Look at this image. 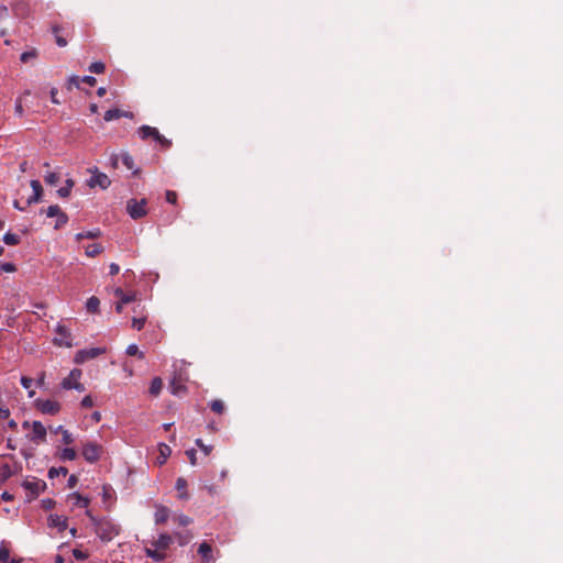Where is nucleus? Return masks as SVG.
I'll list each match as a JSON object with an SVG mask.
<instances>
[{"instance_id": "obj_17", "label": "nucleus", "mask_w": 563, "mask_h": 563, "mask_svg": "<svg viewBox=\"0 0 563 563\" xmlns=\"http://www.w3.org/2000/svg\"><path fill=\"white\" fill-rule=\"evenodd\" d=\"M169 517V509L163 505H157L154 514L156 523H164Z\"/></svg>"}, {"instance_id": "obj_34", "label": "nucleus", "mask_w": 563, "mask_h": 563, "mask_svg": "<svg viewBox=\"0 0 563 563\" xmlns=\"http://www.w3.org/2000/svg\"><path fill=\"white\" fill-rule=\"evenodd\" d=\"M162 379L158 377L154 378L151 383L150 393L155 396L158 395L162 389Z\"/></svg>"}, {"instance_id": "obj_1", "label": "nucleus", "mask_w": 563, "mask_h": 563, "mask_svg": "<svg viewBox=\"0 0 563 563\" xmlns=\"http://www.w3.org/2000/svg\"><path fill=\"white\" fill-rule=\"evenodd\" d=\"M22 487L26 492V500L32 501L46 488V483L38 478L25 479Z\"/></svg>"}, {"instance_id": "obj_14", "label": "nucleus", "mask_w": 563, "mask_h": 563, "mask_svg": "<svg viewBox=\"0 0 563 563\" xmlns=\"http://www.w3.org/2000/svg\"><path fill=\"white\" fill-rule=\"evenodd\" d=\"M46 437V429L40 421L32 422V440L33 441H43Z\"/></svg>"}, {"instance_id": "obj_30", "label": "nucleus", "mask_w": 563, "mask_h": 563, "mask_svg": "<svg viewBox=\"0 0 563 563\" xmlns=\"http://www.w3.org/2000/svg\"><path fill=\"white\" fill-rule=\"evenodd\" d=\"M81 375H82V373L79 368H74L70 371L68 376L65 377L62 382H70L74 384L75 382L80 380Z\"/></svg>"}, {"instance_id": "obj_37", "label": "nucleus", "mask_w": 563, "mask_h": 563, "mask_svg": "<svg viewBox=\"0 0 563 563\" xmlns=\"http://www.w3.org/2000/svg\"><path fill=\"white\" fill-rule=\"evenodd\" d=\"M146 317L133 318L132 319V328L135 330H142L145 325Z\"/></svg>"}, {"instance_id": "obj_59", "label": "nucleus", "mask_w": 563, "mask_h": 563, "mask_svg": "<svg viewBox=\"0 0 563 563\" xmlns=\"http://www.w3.org/2000/svg\"><path fill=\"white\" fill-rule=\"evenodd\" d=\"M1 498L5 501H10L13 499V496L9 494L8 492L2 493Z\"/></svg>"}, {"instance_id": "obj_41", "label": "nucleus", "mask_w": 563, "mask_h": 563, "mask_svg": "<svg viewBox=\"0 0 563 563\" xmlns=\"http://www.w3.org/2000/svg\"><path fill=\"white\" fill-rule=\"evenodd\" d=\"M58 180H59V176L56 173H48L45 176L46 184H48L51 186H55L58 183Z\"/></svg>"}, {"instance_id": "obj_44", "label": "nucleus", "mask_w": 563, "mask_h": 563, "mask_svg": "<svg viewBox=\"0 0 563 563\" xmlns=\"http://www.w3.org/2000/svg\"><path fill=\"white\" fill-rule=\"evenodd\" d=\"M175 520L180 525V526H188L191 523V519L186 516V515H178L177 517H175Z\"/></svg>"}, {"instance_id": "obj_35", "label": "nucleus", "mask_w": 563, "mask_h": 563, "mask_svg": "<svg viewBox=\"0 0 563 563\" xmlns=\"http://www.w3.org/2000/svg\"><path fill=\"white\" fill-rule=\"evenodd\" d=\"M67 473H68V471H67L66 467H63V466H60V467H52L48 471V477L49 478H55V477H57L59 475L66 476Z\"/></svg>"}, {"instance_id": "obj_26", "label": "nucleus", "mask_w": 563, "mask_h": 563, "mask_svg": "<svg viewBox=\"0 0 563 563\" xmlns=\"http://www.w3.org/2000/svg\"><path fill=\"white\" fill-rule=\"evenodd\" d=\"M123 115H125V114L122 111H120L119 109H110L104 113L103 119H104V121L109 122V121L119 119Z\"/></svg>"}, {"instance_id": "obj_9", "label": "nucleus", "mask_w": 563, "mask_h": 563, "mask_svg": "<svg viewBox=\"0 0 563 563\" xmlns=\"http://www.w3.org/2000/svg\"><path fill=\"white\" fill-rule=\"evenodd\" d=\"M102 353H104V349H100V347H91V349H87V350H80L75 355V362L77 364H81L88 360L97 357L98 355H100Z\"/></svg>"}, {"instance_id": "obj_18", "label": "nucleus", "mask_w": 563, "mask_h": 563, "mask_svg": "<svg viewBox=\"0 0 563 563\" xmlns=\"http://www.w3.org/2000/svg\"><path fill=\"white\" fill-rule=\"evenodd\" d=\"M175 488L178 490V497L180 499H188L189 495L187 493V481L184 477H178L176 481Z\"/></svg>"}, {"instance_id": "obj_64", "label": "nucleus", "mask_w": 563, "mask_h": 563, "mask_svg": "<svg viewBox=\"0 0 563 563\" xmlns=\"http://www.w3.org/2000/svg\"><path fill=\"white\" fill-rule=\"evenodd\" d=\"M55 563H64V559L60 555H56Z\"/></svg>"}, {"instance_id": "obj_52", "label": "nucleus", "mask_w": 563, "mask_h": 563, "mask_svg": "<svg viewBox=\"0 0 563 563\" xmlns=\"http://www.w3.org/2000/svg\"><path fill=\"white\" fill-rule=\"evenodd\" d=\"M73 555L76 560H85L87 558V554L79 549H74Z\"/></svg>"}, {"instance_id": "obj_7", "label": "nucleus", "mask_w": 563, "mask_h": 563, "mask_svg": "<svg viewBox=\"0 0 563 563\" xmlns=\"http://www.w3.org/2000/svg\"><path fill=\"white\" fill-rule=\"evenodd\" d=\"M92 176L88 180V186L90 188L100 187L101 189H107L111 185V180L104 173H100L96 169H90Z\"/></svg>"}, {"instance_id": "obj_33", "label": "nucleus", "mask_w": 563, "mask_h": 563, "mask_svg": "<svg viewBox=\"0 0 563 563\" xmlns=\"http://www.w3.org/2000/svg\"><path fill=\"white\" fill-rule=\"evenodd\" d=\"M125 352L130 356H137L139 358H143L144 357V353L142 351H140L139 346L136 344H134V343L128 345Z\"/></svg>"}, {"instance_id": "obj_13", "label": "nucleus", "mask_w": 563, "mask_h": 563, "mask_svg": "<svg viewBox=\"0 0 563 563\" xmlns=\"http://www.w3.org/2000/svg\"><path fill=\"white\" fill-rule=\"evenodd\" d=\"M47 525L51 528H56L58 531H64L68 527L67 518L56 514H52L48 516Z\"/></svg>"}, {"instance_id": "obj_11", "label": "nucleus", "mask_w": 563, "mask_h": 563, "mask_svg": "<svg viewBox=\"0 0 563 563\" xmlns=\"http://www.w3.org/2000/svg\"><path fill=\"white\" fill-rule=\"evenodd\" d=\"M198 554L201 558V563H214L216 562V558L213 555L212 548L207 541H203L199 544Z\"/></svg>"}, {"instance_id": "obj_38", "label": "nucleus", "mask_w": 563, "mask_h": 563, "mask_svg": "<svg viewBox=\"0 0 563 563\" xmlns=\"http://www.w3.org/2000/svg\"><path fill=\"white\" fill-rule=\"evenodd\" d=\"M89 70L95 74H101L104 70V64L102 62H95L89 66Z\"/></svg>"}, {"instance_id": "obj_39", "label": "nucleus", "mask_w": 563, "mask_h": 563, "mask_svg": "<svg viewBox=\"0 0 563 563\" xmlns=\"http://www.w3.org/2000/svg\"><path fill=\"white\" fill-rule=\"evenodd\" d=\"M32 384H33L32 378H29V377H25V376H23V377L21 378V385H22L25 389H30V388H31V386H32ZM29 396H30V397H33V396H34V390H29Z\"/></svg>"}, {"instance_id": "obj_40", "label": "nucleus", "mask_w": 563, "mask_h": 563, "mask_svg": "<svg viewBox=\"0 0 563 563\" xmlns=\"http://www.w3.org/2000/svg\"><path fill=\"white\" fill-rule=\"evenodd\" d=\"M195 443L206 455H209L211 453L212 446L206 445L201 439H197Z\"/></svg>"}, {"instance_id": "obj_49", "label": "nucleus", "mask_w": 563, "mask_h": 563, "mask_svg": "<svg viewBox=\"0 0 563 563\" xmlns=\"http://www.w3.org/2000/svg\"><path fill=\"white\" fill-rule=\"evenodd\" d=\"M81 406L84 408H90L93 406V400H92V397L90 395H87L82 398L81 400Z\"/></svg>"}, {"instance_id": "obj_42", "label": "nucleus", "mask_w": 563, "mask_h": 563, "mask_svg": "<svg viewBox=\"0 0 563 563\" xmlns=\"http://www.w3.org/2000/svg\"><path fill=\"white\" fill-rule=\"evenodd\" d=\"M172 542V538L168 534H162L159 536L157 540V545L161 548H166Z\"/></svg>"}, {"instance_id": "obj_27", "label": "nucleus", "mask_w": 563, "mask_h": 563, "mask_svg": "<svg viewBox=\"0 0 563 563\" xmlns=\"http://www.w3.org/2000/svg\"><path fill=\"white\" fill-rule=\"evenodd\" d=\"M60 386L63 389H76L78 391H84L85 386L80 383V380L75 382L74 384L70 382H62Z\"/></svg>"}, {"instance_id": "obj_56", "label": "nucleus", "mask_w": 563, "mask_h": 563, "mask_svg": "<svg viewBox=\"0 0 563 563\" xmlns=\"http://www.w3.org/2000/svg\"><path fill=\"white\" fill-rule=\"evenodd\" d=\"M120 271V267L118 264L115 263H111L110 266H109V273L110 275H117Z\"/></svg>"}, {"instance_id": "obj_5", "label": "nucleus", "mask_w": 563, "mask_h": 563, "mask_svg": "<svg viewBox=\"0 0 563 563\" xmlns=\"http://www.w3.org/2000/svg\"><path fill=\"white\" fill-rule=\"evenodd\" d=\"M56 336L54 339V343L58 346L71 347L73 346V336L70 330L58 323L56 325Z\"/></svg>"}, {"instance_id": "obj_62", "label": "nucleus", "mask_w": 563, "mask_h": 563, "mask_svg": "<svg viewBox=\"0 0 563 563\" xmlns=\"http://www.w3.org/2000/svg\"><path fill=\"white\" fill-rule=\"evenodd\" d=\"M9 416L8 409H0V419L7 418Z\"/></svg>"}, {"instance_id": "obj_19", "label": "nucleus", "mask_w": 563, "mask_h": 563, "mask_svg": "<svg viewBox=\"0 0 563 563\" xmlns=\"http://www.w3.org/2000/svg\"><path fill=\"white\" fill-rule=\"evenodd\" d=\"M158 449H159V456L157 457V463L159 465H163L164 463H166L167 459L169 457V455L172 453V449L165 443H161Z\"/></svg>"}, {"instance_id": "obj_48", "label": "nucleus", "mask_w": 563, "mask_h": 563, "mask_svg": "<svg viewBox=\"0 0 563 563\" xmlns=\"http://www.w3.org/2000/svg\"><path fill=\"white\" fill-rule=\"evenodd\" d=\"M166 200L169 202V203H173L175 205L176 201H177V194L173 190H167L166 191Z\"/></svg>"}, {"instance_id": "obj_47", "label": "nucleus", "mask_w": 563, "mask_h": 563, "mask_svg": "<svg viewBox=\"0 0 563 563\" xmlns=\"http://www.w3.org/2000/svg\"><path fill=\"white\" fill-rule=\"evenodd\" d=\"M0 269L5 273H13V272H15L16 268H15V265L12 263H2L0 265Z\"/></svg>"}, {"instance_id": "obj_6", "label": "nucleus", "mask_w": 563, "mask_h": 563, "mask_svg": "<svg viewBox=\"0 0 563 563\" xmlns=\"http://www.w3.org/2000/svg\"><path fill=\"white\" fill-rule=\"evenodd\" d=\"M102 446L96 442H87L82 446V456L89 463H95L100 459Z\"/></svg>"}, {"instance_id": "obj_10", "label": "nucleus", "mask_w": 563, "mask_h": 563, "mask_svg": "<svg viewBox=\"0 0 563 563\" xmlns=\"http://www.w3.org/2000/svg\"><path fill=\"white\" fill-rule=\"evenodd\" d=\"M46 216L48 218H53V217L57 218V222L55 225L56 228H59V227L66 224L68 221V217L66 216V213H64L62 211V209L57 205L49 206L46 210Z\"/></svg>"}, {"instance_id": "obj_53", "label": "nucleus", "mask_w": 563, "mask_h": 563, "mask_svg": "<svg viewBox=\"0 0 563 563\" xmlns=\"http://www.w3.org/2000/svg\"><path fill=\"white\" fill-rule=\"evenodd\" d=\"M81 81H82V82H85V84H87V85H89V86H95V85H96V82H97L96 78H95V77H92V76H84V77L81 78Z\"/></svg>"}, {"instance_id": "obj_28", "label": "nucleus", "mask_w": 563, "mask_h": 563, "mask_svg": "<svg viewBox=\"0 0 563 563\" xmlns=\"http://www.w3.org/2000/svg\"><path fill=\"white\" fill-rule=\"evenodd\" d=\"M11 475L12 471L8 464L0 465V485H2Z\"/></svg>"}, {"instance_id": "obj_54", "label": "nucleus", "mask_w": 563, "mask_h": 563, "mask_svg": "<svg viewBox=\"0 0 563 563\" xmlns=\"http://www.w3.org/2000/svg\"><path fill=\"white\" fill-rule=\"evenodd\" d=\"M49 95H51V100L53 103L55 104H59V100L57 99V89L56 88H52L51 91H49Z\"/></svg>"}, {"instance_id": "obj_51", "label": "nucleus", "mask_w": 563, "mask_h": 563, "mask_svg": "<svg viewBox=\"0 0 563 563\" xmlns=\"http://www.w3.org/2000/svg\"><path fill=\"white\" fill-rule=\"evenodd\" d=\"M186 454L190 461V464L196 465L197 464L196 451L194 449H190V450L186 451Z\"/></svg>"}, {"instance_id": "obj_58", "label": "nucleus", "mask_w": 563, "mask_h": 563, "mask_svg": "<svg viewBox=\"0 0 563 563\" xmlns=\"http://www.w3.org/2000/svg\"><path fill=\"white\" fill-rule=\"evenodd\" d=\"M78 483V478L76 475H70L69 478H68V487L69 488H73L77 485Z\"/></svg>"}, {"instance_id": "obj_46", "label": "nucleus", "mask_w": 563, "mask_h": 563, "mask_svg": "<svg viewBox=\"0 0 563 563\" xmlns=\"http://www.w3.org/2000/svg\"><path fill=\"white\" fill-rule=\"evenodd\" d=\"M112 495H113L112 488L110 486H108V485H104L102 487V498H103V500H108V499L112 498Z\"/></svg>"}, {"instance_id": "obj_15", "label": "nucleus", "mask_w": 563, "mask_h": 563, "mask_svg": "<svg viewBox=\"0 0 563 563\" xmlns=\"http://www.w3.org/2000/svg\"><path fill=\"white\" fill-rule=\"evenodd\" d=\"M68 499L71 501L74 507L87 508L90 504V499L80 495L79 493H71L68 496Z\"/></svg>"}, {"instance_id": "obj_45", "label": "nucleus", "mask_w": 563, "mask_h": 563, "mask_svg": "<svg viewBox=\"0 0 563 563\" xmlns=\"http://www.w3.org/2000/svg\"><path fill=\"white\" fill-rule=\"evenodd\" d=\"M62 441L65 443V444H70L74 442V437L73 434L68 431V430H63V433H62Z\"/></svg>"}, {"instance_id": "obj_50", "label": "nucleus", "mask_w": 563, "mask_h": 563, "mask_svg": "<svg viewBox=\"0 0 563 563\" xmlns=\"http://www.w3.org/2000/svg\"><path fill=\"white\" fill-rule=\"evenodd\" d=\"M42 507L46 510L52 509L55 506V501L51 498L42 499Z\"/></svg>"}, {"instance_id": "obj_61", "label": "nucleus", "mask_w": 563, "mask_h": 563, "mask_svg": "<svg viewBox=\"0 0 563 563\" xmlns=\"http://www.w3.org/2000/svg\"><path fill=\"white\" fill-rule=\"evenodd\" d=\"M44 382H45V373H41L38 378H37V385L38 386H43Z\"/></svg>"}, {"instance_id": "obj_24", "label": "nucleus", "mask_w": 563, "mask_h": 563, "mask_svg": "<svg viewBox=\"0 0 563 563\" xmlns=\"http://www.w3.org/2000/svg\"><path fill=\"white\" fill-rule=\"evenodd\" d=\"M99 306H100V300L95 296L88 298V300L86 302V309L92 313L98 312Z\"/></svg>"}, {"instance_id": "obj_55", "label": "nucleus", "mask_w": 563, "mask_h": 563, "mask_svg": "<svg viewBox=\"0 0 563 563\" xmlns=\"http://www.w3.org/2000/svg\"><path fill=\"white\" fill-rule=\"evenodd\" d=\"M146 553L147 556L153 558L156 561H161L163 559V556L158 554L156 551L147 550Z\"/></svg>"}, {"instance_id": "obj_22", "label": "nucleus", "mask_w": 563, "mask_h": 563, "mask_svg": "<svg viewBox=\"0 0 563 563\" xmlns=\"http://www.w3.org/2000/svg\"><path fill=\"white\" fill-rule=\"evenodd\" d=\"M74 185H75V183H74V180H73V179H70V178H69V179H67V180H66V186H65V187L59 188V189L57 190V195H58L59 197H62V198H67V197H69L70 191H71V189H73Z\"/></svg>"}, {"instance_id": "obj_57", "label": "nucleus", "mask_w": 563, "mask_h": 563, "mask_svg": "<svg viewBox=\"0 0 563 563\" xmlns=\"http://www.w3.org/2000/svg\"><path fill=\"white\" fill-rule=\"evenodd\" d=\"M34 52H24L21 54V60L23 63L27 62L30 58L34 57Z\"/></svg>"}, {"instance_id": "obj_2", "label": "nucleus", "mask_w": 563, "mask_h": 563, "mask_svg": "<svg viewBox=\"0 0 563 563\" xmlns=\"http://www.w3.org/2000/svg\"><path fill=\"white\" fill-rule=\"evenodd\" d=\"M126 212L133 219L137 220L147 214V200L146 199H130L126 202Z\"/></svg>"}, {"instance_id": "obj_25", "label": "nucleus", "mask_w": 563, "mask_h": 563, "mask_svg": "<svg viewBox=\"0 0 563 563\" xmlns=\"http://www.w3.org/2000/svg\"><path fill=\"white\" fill-rule=\"evenodd\" d=\"M101 232L100 230H92V231H85V232H80V233H77L76 234V240L77 241H80L82 239H96L98 236H100Z\"/></svg>"}, {"instance_id": "obj_16", "label": "nucleus", "mask_w": 563, "mask_h": 563, "mask_svg": "<svg viewBox=\"0 0 563 563\" xmlns=\"http://www.w3.org/2000/svg\"><path fill=\"white\" fill-rule=\"evenodd\" d=\"M119 159H121L122 164L128 168V169H133L134 167V161L132 158L131 155H129L128 153H122L120 156L118 155H113L111 157V161H112V165L115 167L118 165V162Z\"/></svg>"}, {"instance_id": "obj_60", "label": "nucleus", "mask_w": 563, "mask_h": 563, "mask_svg": "<svg viewBox=\"0 0 563 563\" xmlns=\"http://www.w3.org/2000/svg\"><path fill=\"white\" fill-rule=\"evenodd\" d=\"M91 418H92L93 421L99 422L101 420V413L99 411H95L91 415Z\"/></svg>"}, {"instance_id": "obj_8", "label": "nucleus", "mask_w": 563, "mask_h": 563, "mask_svg": "<svg viewBox=\"0 0 563 563\" xmlns=\"http://www.w3.org/2000/svg\"><path fill=\"white\" fill-rule=\"evenodd\" d=\"M35 405H36V408L41 412H43L45 415H56L60 410L59 402H57L55 400H49V399L42 400V399H38V400H36Z\"/></svg>"}, {"instance_id": "obj_63", "label": "nucleus", "mask_w": 563, "mask_h": 563, "mask_svg": "<svg viewBox=\"0 0 563 563\" xmlns=\"http://www.w3.org/2000/svg\"><path fill=\"white\" fill-rule=\"evenodd\" d=\"M106 92H107V90H106V88H104V87H100V88H98V90H97V93H98V96H99V97L104 96V95H106Z\"/></svg>"}, {"instance_id": "obj_31", "label": "nucleus", "mask_w": 563, "mask_h": 563, "mask_svg": "<svg viewBox=\"0 0 563 563\" xmlns=\"http://www.w3.org/2000/svg\"><path fill=\"white\" fill-rule=\"evenodd\" d=\"M3 242L7 245H16L20 243V236L18 234L8 232L3 235Z\"/></svg>"}, {"instance_id": "obj_29", "label": "nucleus", "mask_w": 563, "mask_h": 563, "mask_svg": "<svg viewBox=\"0 0 563 563\" xmlns=\"http://www.w3.org/2000/svg\"><path fill=\"white\" fill-rule=\"evenodd\" d=\"M0 562L1 563H20L18 560H10V552L7 548L1 547L0 548Z\"/></svg>"}, {"instance_id": "obj_21", "label": "nucleus", "mask_w": 563, "mask_h": 563, "mask_svg": "<svg viewBox=\"0 0 563 563\" xmlns=\"http://www.w3.org/2000/svg\"><path fill=\"white\" fill-rule=\"evenodd\" d=\"M58 456L62 461H73L76 459L77 453L71 448H65L58 453Z\"/></svg>"}, {"instance_id": "obj_3", "label": "nucleus", "mask_w": 563, "mask_h": 563, "mask_svg": "<svg viewBox=\"0 0 563 563\" xmlns=\"http://www.w3.org/2000/svg\"><path fill=\"white\" fill-rule=\"evenodd\" d=\"M139 135L141 139L146 140L148 137H153L156 142H158L163 147H168L170 145V141L164 137L156 128L150 125H142L139 131Z\"/></svg>"}, {"instance_id": "obj_43", "label": "nucleus", "mask_w": 563, "mask_h": 563, "mask_svg": "<svg viewBox=\"0 0 563 563\" xmlns=\"http://www.w3.org/2000/svg\"><path fill=\"white\" fill-rule=\"evenodd\" d=\"M210 408L212 409V411H214L217 413H222L224 406L221 400H213L210 404Z\"/></svg>"}, {"instance_id": "obj_20", "label": "nucleus", "mask_w": 563, "mask_h": 563, "mask_svg": "<svg viewBox=\"0 0 563 563\" xmlns=\"http://www.w3.org/2000/svg\"><path fill=\"white\" fill-rule=\"evenodd\" d=\"M31 95V91L30 90H25L23 92L22 96H20L16 100H15V106H14V113L15 115H18L19 118H22L24 115V109H23V98L25 96H30Z\"/></svg>"}, {"instance_id": "obj_36", "label": "nucleus", "mask_w": 563, "mask_h": 563, "mask_svg": "<svg viewBox=\"0 0 563 563\" xmlns=\"http://www.w3.org/2000/svg\"><path fill=\"white\" fill-rule=\"evenodd\" d=\"M52 31H53V33L55 34V37H56V44H57L59 47H64V46H66V45H67V41H66L64 37H62V36H59V35H58L59 26L54 25V26L52 27Z\"/></svg>"}, {"instance_id": "obj_23", "label": "nucleus", "mask_w": 563, "mask_h": 563, "mask_svg": "<svg viewBox=\"0 0 563 563\" xmlns=\"http://www.w3.org/2000/svg\"><path fill=\"white\" fill-rule=\"evenodd\" d=\"M103 251V247L99 243L90 244L86 247V255L89 257H95Z\"/></svg>"}, {"instance_id": "obj_4", "label": "nucleus", "mask_w": 563, "mask_h": 563, "mask_svg": "<svg viewBox=\"0 0 563 563\" xmlns=\"http://www.w3.org/2000/svg\"><path fill=\"white\" fill-rule=\"evenodd\" d=\"M30 185H31L32 191H33L32 195L30 197H27V199L25 201V206H21L19 200H14L13 207L15 209L23 211V210H25L26 206H30L32 203L40 201L42 192H43L41 183L36 179H33V180H31Z\"/></svg>"}, {"instance_id": "obj_32", "label": "nucleus", "mask_w": 563, "mask_h": 563, "mask_svg": "<svg viewBox=\"0 0 563 563\" xmlns=\"http://www.w3.org/2000/svg\"><path fill=\"white\" fill-rule=\"evenodd\" d=\"M169 389L173 395L179 396L184 393L185 387L176 379H173L169 384Z\"/></svg>"}, {"instance_id": "obj_12", "label": "nucleus", "mask_w": 563, "mask_h": 563, "mask_svg": "<svg viewBox=\"0 0 563 563\" xmlns=\"http://www.w3.org/2000/svg\"><path fill=\"white\" fill-rule=\"evenodd\" d=\"M114 296L119 298V301L115 305V311L121 313L123 310V305L129 303L135 299V294H125L121 288H117L114 290Z\"/></svg>"}]
</instances>
